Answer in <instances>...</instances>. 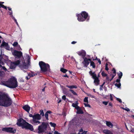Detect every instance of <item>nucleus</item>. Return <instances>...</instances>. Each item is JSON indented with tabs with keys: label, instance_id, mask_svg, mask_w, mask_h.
<instances>
[{
	"label": "nucleus",
	"instance_id": "f257e3e1",
	"mask_svg": "<svg viewBox=\"0 0 134 134\" xmlns=\"http://www.w3.org/2000/svg\"><path fill=\"white\" fill-rule=\"evenodd\" d=\"M1 83V85L12 88H15L18 86L17 79L14 77H11L7 81H2Z\"/></svg>",
	"mask_w": 134,
	"mask_h": 134
},
{
	"label": "nucleus",
	"instance_id": "f03ea898",
	"mask_svg": "<svg viewBox=\"0 0 134 134\" xmlns=\"http://www.w3.org/2000/svg\"><path fill=\"white\" fill-rule=\"evenodd\" d=\"M12 101L9 97L7 95H2L0 92V105L8 107L12 104Z\"/></svg>",
	"mask_w": 134,
	"mask_h": 134
},
{
	"label": "nucleus",
	"instance_id": "7ed1b4c3",
	"mask_svg": "<svg viewBox=\"0 0 134 134\" xmlns=\"http://www.w3.org/2000/svg\"><path fill=\"white\" fill-rule=\"evenodd\" d=\"M39 65L40 68V72L41 73H44L47 72L50 69V66L48 63H45L42 61H40Z\"/></svg>",
	"mask_w": 134,
	"mask_h": 134
},
{
	"label": "nucleus",
	"instance_id": "20e7f679",
	"mask_svg": "<svg viewBox=\"0 0 134 134\" xmlns=\"http://www.w3.org/2000/svg\"><path fill=\"white\" fill-rule=\"evenodd\" d=\"M77 20L79 21H84L88 17V14L85 11H82L80 14H76Z\"/></svg>",
	"mask_w": 134,
	"mask_h": 134
},
{
	"label": "nucleus",
	"instance_id": "39448f33",
	"mask_svg": "<svg viewBox=\"0 0 134 134\" xmlns=\"http://www.w3.org/2000/svg\"><path fill=\"white\" fill-rule=\"evenodd\" d=\"M26 57L27 60L22 61V63H21L20 64V66L22 69H27L28 68L30 57L28 55H26Z\"/></svg>",
	"mask_w": 134,
	"mask_h": 134
},
{
	"label": "nucleus",
	"instance_id": "423d86ee",
	"mask_svg": "<svg viewBox=\"0 0 134 134\" xmlns=\"http://www.w3.org/2000/svg\"><path fill=\"white\" fill-rule=\"evenodd\" d=\"M23 122L19 123H17L19 126H21L23 128H25L27 129H29L31 131L33 130V126L30 124L26 122V121L23 120Z\"/></svg>",
	"mask_w": 134,
	"mask_h": 134
},
{
	"label": "nucleus",
	"instance_id": "0eeeda50",
	"mask_svg": "<svg viewBox=\"0 0 134 134\" xmlns=\"http://www.w3.org/2000/svg\"><path fill=\"white\" fill-rule=\"evenodd\" d=\"M48 125V123L44 122H42L41 125L38 127V133H40L44 132Z\"/></svg>",
	"mask_w": 134,
	"mask_h": 134
},
{
	"label": "nucleus",
	"instance_id": "6e6552de",
	"mask_svg": "<svg viewBox=\"0 0 134 134\" xmlns=\"http://www.w3.org/2000/svg\"><path fill=\"white\" fill-rule=\"evenodd\" d=\"M83 61L82 62V63L83 64L84 67L86 68L89 65V63L91 61V59L90 58H87L86 57L84 58Z\"/></svg>",
	"mask_w": 134,
	"mask_h": 134
},
{
	"label": "nucleus",
	"instance_id": "1a4fd4ad",
	"mask_svg": "<svg viewBox=\"0 0 134 134\" xmlns=\"http://www.w3.org/2000/svg\"><path fill=\"white\" fill-rule=\"evenodd\" d=\"M13 54L16 57L20 58L22 56V53L21 51L15 50L12 52Z\"/></svg>",
	"mask_w": 134,
	"mask_h": 134
},
{
	"label": "nucleus",
	"instance_id": "9d476101",
	"mask_svg": "<svg viewBox=\"0 0 134 134\" xmlns=\"http://www.w3.org/2000/svg\"><path fill=\"white\" fill-rule=\"evenodd\" d=\"M2 130L10 133H15L16 132L15 130H13L12 128H4L2 129Z\"/></svg>",
	"mask_w": 134,
	"mask_h": 134
},
{
	"label": "nucleus",
	"instance_id": "9b49d317",
	"mask_svg": "<svg viewBox=\"0 0 134 134\" xmlns=\"http://www.w3.org/2000/svg\"><path fill=\"white\" fill-rule=\"evenodd\" d=\"M20 63L19 60H18L16 62L11 63L10 66V68L11 69L15 68L16 66L18 65Z\"/></svg>",
	"mask_w": 134,
	"mask_h": 134
},
{
	"label": "nucleus",
	"instance_id": "f8f14e48",
	"mask_svg": "<svg viewBox=\"0 0 134 134\" xmlns=\"http://www.w3.org/2000/svg\"><path fill=\"white\" fill-rule=\"evenodd\" d=\"M92 78L94 79V82L96 83V85H98L99 83V79L97 77L96 75L95 77H93Z\"/></svg>",
	"mask_w": 134,
	"mask_h": 134
},
{
	"label": "nucleus",
	"instance_id": "ddd939ff",
	"mask_svg": "<svg viewBox=\"0 0 134 134\" xmlns=\"http://www.w3.org/2000/svg\"><path fill=\"white\" fill-rule=\"evenodd\" d=\"M86 52L84 51L79 52L78 54L80 56H81L83 59H84L86 55Z\"/></svg>",
	"mask_w": 134,
	"mask_h": 134
},
{
	"label": "nucleus",
	"instance_id": "4468645a",
	"mask_svg": "<svg viewBox=\"0 0 134 134\" xmlns=\"http://www.w3.org/2000/svg\"><path fill=\"white\" fill-rule=\"evenodd\" d=\"M23 108L27 111V112H29L30 109V107L28 105H25L23 107Z\"/></svg>",
	"mask_w": 134,
	"mask_h": 134
},
{
	"label": "nucleus",
	"instance_id": "2eb2a0df",
	"mask_svg": "<svg viewBox=\"0 0 134 134\" xmlns=\"http://www.w3.org/2000/svg\"><path fill=\"white\" fill-rule=\"evenodd\" d=\"M52 113V112L50 110L47 111L45 114V116L46 119L47 120H49L48 114H51Z\"/></svg>",
	"mask_w": 134,
	"mask_h": 134
},
{
	"label": "nucleus",
	"instance_id": "dca6fc26",
	"mask_svg": "<svg viewBox=\"0 0 134 134\" xmlns=\"http://www.w3.org/2000/svg\"><path fill=\"white\" fill-rule=\"evenodd\" d=\"M41 116L38 114L34 115V119L40 120L41 119Z\"/></svg>",
	"mask_w": 134,
	"mask_h": 134
},
{
	"label": "nucleus",
	"instance_id": "f3484780",
	"mask_svg": "<svg viewBox=\"0 0 134 134\" xmlns=\"http://www.w3.org/2000/svg\"><path fill=\"white\" fill-rule=\"evenodd\" d=\"M106 124L110 128H111L113 127V125L110 121H106Z\"/></svg>",
	"mask_w": 134,
	"mask_h": 134
},
{
	"label": "nucleus",
	"instance_id": "a211bd4d",
	"mask_svg": "<svg viewBox=\"0 0 134 134\" xmlns=\"http://www.w3.org/2000/svg\"><path fill=\"white\" fill-rule=\"evenodd\" d=\"M103 132L105 134H113L111 131L108 130H103Z\"/></svg>",
	"mask_w": 134,
	"mask_h": 134
},
{
	"label": "nucleus",
	"instance_id": "6ab92c4d",
	"mask_svg": "<svg viewBox=\"0 0 134 134\" xmlns=\"http://www.w3.org/2000/svg\"><path fill=\"white\" fill-rule=\"evenodd\" d=\"M13 45L14 47L17 46L18 47H19V48L18 49L19 50H21V48L20 47V46L18 44V43L17 42H14L13 44Z\"/></svg>",
	"mask_w": 134,
	"mask_h": 134
},
{
	"label": "nucleus",
	"instance_id": "aec40b11",
	"mask_svg": "<svg viewBox=\"0 0 134 134\" xmlns=\"http://www.w3.org/2000/svg\"><path fill=\"white\" fill-rule=\"evenodd\" d=\"M66 86L70 88V89H72L74 88H77V87L75 85H66Z\"/></svg>",
	"mask_w": 134,
	"mask_h": 134
},
{
	"label": "nucleus",
	"instance_id": "412c9836",
	"mask_svg": "<svg viewBox=\"0 0 134 134\" xmlns=\"http://www.w3.org/2000/svg\"><path fill=\"white\" fill-rule=\"evenodd\" d=\"M90 66H92V68H95V65L94 62L91 59V61L90 62Z\"/></svg>",
	"mask_w": 134,
	"mask_h": 134
},
{
	"label": "nucleus",
	"instance_id": "4be33fe9",
	"mask_svg": "<svg viewBox=\"0 0 134 134\" xmlns=\"http://www.w3.org/2000/svg\"><path fill=\"white\" fill-rule=\"evenodd\" d=\"M4 76V73L3 71H0V77L2 79Z\"/></svg>",
	"mask_w": 134,
	"mask_h": 134
},
{
	"label": "nucleus",
	"instance_id": "5701e85b",
	"mask_svg": "<svg viewBox=\"0 0 134 134\" xmlns=\"http://www.w3.org/2000/svg\"><path fill=\"white\" fill-rule=\"evenodd\" d=\"M89 74L90 75L93 77H95L96 75L94 72H93L92 71H90L89 72Z\"/></svg>",
	"mask_w": 134,
	"mask_h": 134
},
{
	"label": "nucleus",
	"instance_id": "b1692460",
	"mask_svg": "<svg viewBox=\"0 0 134 134\" xmlns=\"http://www.w3.org/2000/svg\"><path fill=\"white\" fill-rule=\"evenodd\" d=\"M76 103H73L72 105V106L75 108L79 104L78 101H76Z\"/></svg>",
	"mask_w": 134,
	"mask_h": 134
},
{
	"label": "nucleus",
	"instance_id": "393cba45",
	"mask_svg": "<svg viewBox=\"0 0 134 134\" xmlns=\"http://www.w3.org/2000/svg\"><path fill=\"white\" fill-rule=\"evenodd\" d=\"M76 113L77 114H83L84 113L83 111L81 109H80L77 111Z\"/></svg>",
	"mask_w": 134,
	"mask_h": 134
},
{
	"label": "nucleus",
	"instance_id": "a878e982",
	"mask_svg": "<svg viewBox=\"0 0 134 134\" xmlns=\"http://www.w3.org/2000/svg\"><path fill=\"white\" fill-rule=\"evenodd\" d=\"M119 73H118V78L119 79H121L122 76V72L121 71H119Z\"/></svg>",
	"mask_w": 134,
	"mask_h": 134
},
{
	"label": "nucleus",
	"instance_id": "bb28decb",
	"mask_svg": "<svg viewBox=\"0 0 134 134\" xmlns=\"http://www.w3.org/2000/svg\"><path fill=\"white\" fill-rule=\"evenodd\" d=\"M60 71L64 73H65L67 71V70L63 68H62L60 69Z\"/></svg>",
	"mask_w": 134,
	"mask_h": 134
},
{
	"label": "nucleus",
	"instance_id": "cd10ccee",
	"mask_svg": "<svg viewBox=\"0 0 134 134\" xmlns=\"http://www.w3.org/2000/svg\"><path fill=\"white\" fill-rule=\"evenodd\" d=\"M0 68L1 70H4L5 71H6L7 70L6 68L5 67L2 66L1 64H0Z\"/></svg>",
	"mask_w": 134,
	"mask_h": 134
},
{
	"label": "nucleus",
	"instance_id": "c85d7f7f",
	"mask_svg": "<svg viewBox=\"0 0 134 134\" xmlns=\"http://www.w3.org/2000/svg\"><path fill=\"white\" fill-rule=\"evenodd\" d=\"M8 44L7 43H5V42H3L2 44H1V47H3L4 46H8Z\"/></svg>",
	"mask_w": 134,
	"mask_h": 134
},
{
	"label": "nucleus",
	"instance_id": "c756f323",
	"mask_svg": "<svg viewBox=\"0 0 134 134\" xmlns=\"http://www.w3.org/2000/svg\"><path fill=\"white\" fill-rule=\"evenodd\" d=\"M69 91H71V93L73 94V95L76 96L77 95V93L76 92H75L74 91L70 89Z\"/></svg>",
	"mask_w": 134,
	"mask_h": 134
},
{
	"label": "nucleus",
	"instance_id": "7c9ffc66",
	"mask_svg": "<svg viewBox=\"0 0 134 134\" xmlns=\"http://www.w3.org/2000/svg\"><path fill=\"white\" fill-rule=\"evenodd\" d=\"M40 116L42 115V116H43L44 115V113L43 112V110L42 109H41L40 110Z\"/></svg>",
	"mask_w": 134,
	"mask_h": 134
},
{
	"label": "nucleus",
	"instance_id": "2f4dec72",
	"mask_svg": "<svg viewBox=\"0 0 134 134\" xmlns=\"http://www.w3.org/2000/svg\"><path fill=\"white\" fill-rule=\"evenodd\" d=\"M115 85L118 87V88H120L121 86V84L119 83V84H117V83H116L115 84Z\"/></svg>",
	"mask_w": 134,
	"mask_h": 134
},
{
	"label": "nucleus",
	"instance_id": "473e14b6",
	"mask_svg": "<svg viewBox=\"0 0 134 134\" xmlns=\"http://www.w3.org/2000/svg\"><path fill=\"white\" fill-rule=\"evenodd\" d=\"M50 125H51V126L52 127H55L56 125V124L54 123H53L52 122H50L49 123Z\"/></svg>",
	"mask_w": 134,
	"mask_h": 134
},
{
	"label": "nucleus",
	"instance_id": "72a5a7b5",
	"mask_svg": "<svg viewBox=\"0 0 134 134\" xmlns=\"http://www.w3.org/2000/svg\"><path fill=\"white\" fill-rule=\"evenodd\" d=\"M102 76L103 77H106L107 75L103 71H102L101 73Z\"/></svg>",
	"mask_w": 134,
	"mask_h": 134
},
{
	"label": "nucleus",
	"instance_id": "f704fd0d",
	"mask_svg": "<svg viewBox=\"0 0 134 134\" xmlns=\"http://www.w3.org/2000/svg\"><path fill=\"white\" fill-rule=\"evenodd\" d=\"M63 93L64 94H66V95H67L68 93V92H67L66 91V89L65 88L63 90Z\"/></svg>",
	"mask_w": 134,
	"mask_h": 134
},
{
	"label": "nucleus",
	"instance_id": "c9c22d12",
	"mask_svg": "<svg viewBox=\"0 0 134 134\" xmlns=\"http://www.w3.org/2000/svg\"><path fill=\"white\" fill-rule=\"evenodd\" d=\"M112 71H113V74L112 75H115V76L116 75V71L115 69L114 68H113L112 70Z\"/></svg>",
	"mask_w": 134,
	"mask_h": 134
},
{
	"label": "nucleus",
	"instance_id": "e433bc0d",
	"mask_svg": "<svg viewBox=\"0 0 134 134\" xmlns=\"http://www.w3.org/2000/svg\"><path fill=\"white\" fill-rule=\"evenodd\" d=\"M88 97H85L83 101L85 102H87V103H88Z\"/></svg>",
	"mask_w": 134,
	"mask_h": 134
},
{
	"label": "nucleus",
	"instance_id": "4c0bfd02",
	"mask_svg": "<svg viewBox=\"0 0 134 134\" xmlns=\"http://www.w3.org/2000/svg\"><path fill=\"white\" fill-rule=\"evenodd\" d=\"M36 119H34V124H38L40 123V122L38 120H36Z\"/></svg>",
	"mask_w": 134,
	"mask_h": 134
},
{
	"label": "nucleus",
	"instance_id": "58836bf2",
	"mask_svg": "<svg viewBox=\"0 0 134 134\" xmlns=\"http://www.w3.org/2000/svg\"><path fill=\"white\" fill-rule=\"evenodd\" d=\"M30 75H31L30 74H28V76L26 77V78L27 80H28L29 79L31 76Z\"/></svg>",
	"mask_w": 134,
	"mask_h": 134
},
{
	"label": "nucleus",
	"instance_id": "ea45409f",
	"mask_svg": "<svg viewBox=\"0 0 134 134\" xmlns=\"http://www.w3.org/2000/svg\"><path fill=\"white\" fill-rule=\"evenodd\" d=\"M84 104L85 105V107H88L90 108L91 107V105L89 104L84 103Z\"/></svg>",
	"mask_w": 134,
	"mask_h": 134
},
{
	"label": "nucleus",
	"instance_id": "a19ab883",
	"mask_svg": "<svg viewBox=\"0 0 134 134\" xmlns=\"http://www.w3.org/2000/svg\"><path fill=\"white\" fill-rule=\"evenodd\" d=\"M122 109L124 110H125L127 111H130V109L126 107V108H122Z\"/></svg>",
	"mask_w": 134,
	"mask_h": 134
},
{
	"label": "nucleus",
	"instance_id": "79ce46f5",
	"mask_svg": "<svg viewBox=\"0 0 134 134\" xmlns=\"http://www.w3.org/2000/svg\"><path fill=\"white\" fill-rule=\"evenodd\" d=\"M116 99L118 101H119L120 103H122V101L121 99L118 98H116Z\"/></svg>",
	"mask_w": 134,
	"mask_h": 134
},
{
	"label": "nucleus",
	"instance_id": "37998d69",
	"mask_svg": "<svg viewBox=\"0 0 134 134\" xmlns=\"http://www.w3.org/2000/svg\"><path fill=\"white\" fill-rule=\"evenodd\" d=\"M115 76V75H112V78H111V79L109 80V82H110L114 78V77Z\"/></svg>",
	"mask_w": 134,
	"mask_h": 134
},
{
	"label": "nucleus",
	"instance_id": "c03bdc74",
	"mask_svg": "<svg viewBox=\"0 0 134 134\" xmlns=\"http://www.w3.org/2000/svg\"><path fill=\"white\" fill-rule=\"evenodd\" d=\"M105 105H107L108 102L103 101L102 102Z\"/></svg>",
	"mask_w": 134,
	"mask_h": 134
},
{
	"label": "nucleus",
	"instance_id": "a18cd8bd",
	"mask_svg": "<svg viewBox=\"0 0 134 134\" xmlns=\"http://www.w3.org/2000/svg\"><path fill=\"white\" fill-rule=\"evenodd\" d=\"M108 64H106L105 65V70H109V68L108 67Z\"/></svg>",
	"mask_w": 134,
	"mask_h": 134
},
{
	"label": "nucleus",
	"instance_id": "49530a36",
	"mask_svg": "<svg viewBox=\"0 0 134 134\" xmlns=\"http://www.w3.org/2000/svg\"><path fill=\"white\" fill-rule=\"evenodd\" d=\"M110 100L113 101V97L112 94H110Z\"/></svg>",
	"mask_w": 134,
	"mask_h": 134
},
{
	"label": "nucleus",
	"instance_id": "de8ad7c7",
	"mask_svg": "<svg viewBox=\"0 0 134 134\" xmlns=\"http://www.w3.org/2000/svg\"><path fill=\"white\" fill-rule=\"evenodd\" d=\"M62 99L65 100L66 99V97L65 95H63L62 96Z\"/></svg>",
	"mask_w": 134,
	"mask_h": 134
},
{
	"label": "nucleus",
	"instance_id": "09e8293b",
	"mask_svg": "<svg viewBox=\"0 0 134 134\" xmlns=\"http://www.w3.org/2000/svg\"><path fill=\"white\" fill-rule=\"evenodd\" d=\"M54 134H62L59 133L58 131H55L54 133Z\"/></svg>",
	"mask_w": 134,
	"mask_h": 134
},
{
	"label": "nucleus",
	"instance_id": "8fccbe9b",
	"mask_svg": "<svg viewBox=\"0 0 134 134\" xmlns=\"http://www.w3.org/2000/svg\"><path fill=\"white\" fill-rule=\"evenodd\" d=\"M1 7H2V8H4V9H7V7L6 6H5L3 5V4L1 5Z\"/></svg>",
	"mask_w": 134,
	"mask_h": 134
},
{
	"label": "nucleus",
	"instance_id": "3c124183",
	"mask_svg": "<svg viewBox=\"0 0 134 134\" xmlns=\"http://www.w3.org/2000/svg\"><path fill=\"white\" fill-rule=\"evenodd\" d=\"M103 86L102 85H101L100 86L99 90H100L101 91L103 90Z\"/></svg>",
	"mask_w": 134,
	"mask_h": 134
},
{
	"label": "nucleus",
	"instance_id": "603ef678",
	"mask_svg": "<svg viewBox=\"0 0 134 134\" xmlns=\"http://www.w3.org/2000/svg\"><path fill=\"white\" fill-rule=\"evenodd\" d=\"M75 108L77 109V111L81 109L80 108L78 105Z\"/></svg>",
	"mask_w": 134,
	"mask_h": 134
},
{
	"label": "nucleus",
	"instance_id": "864d4df0",
	"mask_svg": "<svg viewBox=\"0 0 134 134\" xmlns=\"http://www.w3.org/2000/svg\"><path fill=\"white\" fill-rule=\"evenodd\" d=\"M88 96L92 98H94V96L90 94H89L88 95Z\"/></svg>",
	"mask_w": 134,
	"mask_h": 134
},
{
	"label": "nucleus",
	"instance_id": "5fc2aeb1",
	"mask_svg": "<svg viewBox=\"0 0 134 134\" xmlns=\"http://www.w3.org/2000/svg\"><path fill=\"white\" fill-rule=\"evenodd\" d=\"M29 116L30 117H32L33 118V120H34V116L32 115V114H30L29 115Z\"/></svg>",
	"mask_w": 134,
	"mask_h": 134
},
{
	"label": "nucleus",
	"instance_id": "6e6d98bb",
	"mask_svg": "<svg viewBox=\"0 0 134 134\" xmlns=\"http://www.w3.org/2000/svg\"><path fill=\"white\" fill-rule=\"evenodd\" d=\"M62 76L64 77H67L68 78L69 77V76L66 74L63 75H62Z\"/></svg>",
	"mask_w": 134,
	"mask_h": 134
},
{
	"label": "nucleus",
	"instance_id": "4d7b16f0",
	"mask_svg": "<svg viewBox=\"0 0 134 134\" xmlns=\"http://www.w3.org/2000/svg\"><path fill=\"white\" fill-rule=\"evenodd\" d=\"M120 79H118L116 80V82L118 83H120Z\"/></svg>",
	"mask_w": 134,
	"mask_h": 134
},
{
	"label": "nucleus",
	"instance_id": "13d9d810",
	"mask_svg": "<svg viewBox=\"0 0 134 134\" xmlns=\"http://www.w3.org/2000/svg\"><path fill=\"white\" fill-rule=\"evenodd\" d=\"M77 42L75 41H73L71 43L72 44H74L76 43Z\"/></svg>",
	"mask_w": 134,
	"mask_h": 134
},
{
	"label": "nucleus",
	"instance_id": "bf43d9fd",
	"mask_svg": "<svg viewBox=\"0 0 134 134\" xmlns=\"http://www.w3.org/2000/svg\"><path fill=\"white\" fill-rule=\"evenodd\" d=\"M98 61V62L99 63V64H100L101 63V61L99 59V58H98V59L97 60Z\"/></svg>",
	"mask_w": 134,
	"mask_h": 134
},
{
	"label": "nucleus",
	"instance_id": "052dcab7",
	"mask_svg": "<svg viewBox=\"0 0 134 134\" xmlns=\"http://www.w3.org/2000/svg\"><path fill=\"white\" fill-rule=\"evenodd\" d=\"M87 131H85L84 132H82V134H86Z\"/></svg>",
	"mask_w": 134,
	"mask_h": 134
},
{
	"label": "nucleus",
	"instance_id": "680f3d73",
	"mask_svg": "<svg viewBox=\"0 0 134 134\" xmlns=\"http://www.w3.org/2000/svg\"><path fill=\"white\" fill-rule=\"evenodd\" d=\"M83 130L82 129H81L79 130V132H83Z\"/></svg>",
	"mask_w": 134,
	"mask_h": 134
},
{
	"label": "nucleus",
	"instance_id": "e2e57ef3",
	"mask_svg": "<svg viewBox=\"0 0 134 134\" xmlns=\"http://www.w3.org/2000/svg\"><path fill=\"white\" fill-rule=\"evenodd\" d=\"M109 106L112 107V104L111 103H109Z\"/></svg>",
	"mask_w": 134,
	"mask_h": 134
},
{
	"label": "nucleus",
	"instance_id": "0e129e2a",
	"mask_svg": "<svg viewBox=\"0 0 134 134\" xmlns=\"http://www.w3.org/2000/svg\"><path fill=\"white\" fill-rule=\"evenodd\" d=\"M20 79V81L21 82H24V80L22 79L21 78V79Z\"/></svg>",
	"mask_w": 134,
	"mask_h": 134
},
{
	"label": "nucleus",
	"instance_id": "69168bd1",
	"mask_svg": "<svg viewBox=\"0 0 134 134\" xmlns=\"http://www.w3.org/2000/svg\"><path fill=\"white\" fill-rule=\"evenodd\" d=\"M106 79L107 80L109 81V77L107 76H106Z\"/></svg>",
	"mask_w": 134,
	"mask_h": 134
},
{
	"label": "nucleus",
	"instance_id": "338daca9",
	"mask_svg": "<svg viewBox=\"0 0 134 134\" xmlns=\"http://www.w3.org/2000/svg\"><path fill=\"white\" fill-rule=\"evenodd\" d=\"M45 87L42 90V91L43 92H44V91H45V87Z\"/></svg>",
	"mask_w": 134,
	"mask_h": 134
},
{
	"label": "nucleus",
	"instance_id": "774afa93",
	"mask_svg": "<svg viewBox=\"0 0 134 134\" xmlns=\"http://www.w3.org/2000/svg\"><path fill=\"white\" fill-rule=\"evenodd\" d=\"M131 131L134 133V128L133 129H132V130H131Z\"/></svg>",
	"mask_w": 134,
	"mask_h": 134
}]
</instances>
